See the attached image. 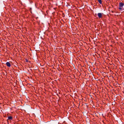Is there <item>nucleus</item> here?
I'll use <instances>...</instances> for the list:
<instances>
[{"mask_svg":"<svg viewBox=\"0 0 124 124\" xmlns=\"http://www.w3.org/2000/svg\"><path fill=\"white\" fill-rule=\"evenodd\" d=\"M124 5V3L123 2H120L119 4V7H123Z\"/></svg>","mask_w":124,"mask_h":124,"instance_id":"1","label":"nucleus"},{"mask_svg":"<svg viewBox=\"0 0 124 124\" xmlns=\"http://www.w3.org/2000/svg\"><path fill=\"white\" fill-rule=\"evenodd\" d=\"M53 40L52 41L53 42V41H54L55 43H59L60 41H59L58 39H52Z\"/></svg>","mask_w":124,"mask_h":124,"instance_id":"2","label":"nucleus"},{"mask_svg":"<svg viewBox=\"0 0 124 124\" xmlns=\"http://www.w3.org/2000/svg\"><path fill=\"white\" fill-rule=\"evenodd\" d=\"M98 16L99 18H101L102 17V14L101 13H99L98 14Z\"/></svg>","mask_w":124,"mask_h":124,"instance_id":"3","label":"nucleus"},{"mask_svg":"<svg viewBox=\"0 0 124 124\" xmlns=\"http://www.w3.org/2000/svg\"><path fill=\"white\" fill-rule=\"evenodd\" d=\"M6 65L8 67H10L11 66V64L10 63L8 62L6 63Z\"/></svg>","mask_w":124,"mask_h":124,"instance_id":"4","label":"nucleus"},{"mask_svg":"<svg viewBox=\"0 0 124 124\" xmlns=\"http://www.w3.org/2000/svg\"><path fill=\"white\" fill-rule=\"evenodd\" d=\"M13 119V117L11 116H9L8 117V120H12Z\"/></svg>","mask_w":124,"mask_h":124,"instance_id":"5","label":"nucleus"},{"mask_svg":"<svg viewBox=\"0 0 124 124\" xmlns=\"http://www.w3.org/2000/svg\"><path fill=\"white\" fill-rule=\"evenodd\" d=\"M118 9L120 10H124L123 7H119L118 8Z\"/></svg>","mask_w":124,"mask_h":124,"instance_id":"6","label":"nucleus"},{"mask_svg":"<svg viewBox=\"0 0 124 124\" xmlns=\"http://www.w3.org/2000/svg\"><path fill=\"white\" fill-rule=\"evenodd\" d=\"M98 1L99 3L100 4H101L102 3V1L101 0H98Z\"/></svg>","mask_w":124,"mask_h":124,"instance_id":"7","label":"nucleus"},{"mask_svg":"<svg viewBox=\"0 0 124 124\" xmlns=\"http://www.w3.org/2000/svg\"><path fill=\"white\" fill-rule=\"evenodd\" d=\"M103 43H104L103 42V41H101V44H102Z\"/></svg>","mask_w":124,"mask_h":124,"instance_id":"8","label":"nucleus"},{"mask_svg":"<svg viewBox=\"0 0 124 124\" xmlns=\"http://www.w3.org/2000/svg\"><path fill=\"white\" fill-rule=\"evenodd\" d=\"M95 40H93V41H94H94H96V39H95Z\"/></svg>","mask_w":124,"mask_h":124,"instance_id":"9","label":"nucleus"},{"mask_svg":"<svg viewBox=\"0 0 124 124\" xmlns=\"http://www.w3.org/2000/svg\"><path fill=\"white\" fill-rule=\"evenodd\" d=\"M63 42H64L65 43H66V41H63Z\"/></svg>","mask_w":124,"mask_h":124,"instance_id":"10","label":"nucleus"},{"mask_svg":"<svg viewBox=\"0 0 124 124\" xmlns=\"http://www.w3.org/2000/svg\"><path fill=\"white\" fill-rule=\"evenodd\" d=\"M26 60V62H28V60Z\"/></svg>","mask_w":124,"mask_h":124,"instance_id":"11","label":"nucleus"},{"mask_svg":"<svg viewBox=\"0 0 124 124\" xmlns=\"http://www.w3.org/2000/svg\"><path fill=\"white\" fill-rule=\"evenodd\" d=\"M89 40L90 41H91L90 39H89Z\"/></svg>","mask_w":124,"mask_h":124,"instance_id":"12","label":"nucleus"},{"mask_svg":"<svg viewBox=\"0 0 124 124\" xmlns=\"http://www.w3.org/2000/svg\"><path fill=\"white\" fill-rule=\"evenodd\" d=\"M112 11V12L113 13L114 12L113 11Z\"/></svg>","mask_w":124,"mask_h":124,"instance_id":"13","label":"nucleus"},{"mask_svg":"<svg viewBox=\"0 0 124 124\" xmlns=\"http://www.w3.org/2000/svg\"><path fill=\"white\" fill-rule=\"evenodd\" d=\"M94 44H95V42H94Z\"/></svg>","mask_w":124,"mask_h":124,"instance_id":"14","label":"nucleus"},{"mask_svg":"<svg viewBox=\"0 0 124 124\" xmlns=\"http://www.w3.org/2000/svg\"><path fill=\"white\" fill-rule=\"evenodd\" d=\"M123 41H124V40H123Z\"/></svg>","mask_w":124,"mask_h":124,"instance_id":"15","label":"nucleus"}]
</instances>
